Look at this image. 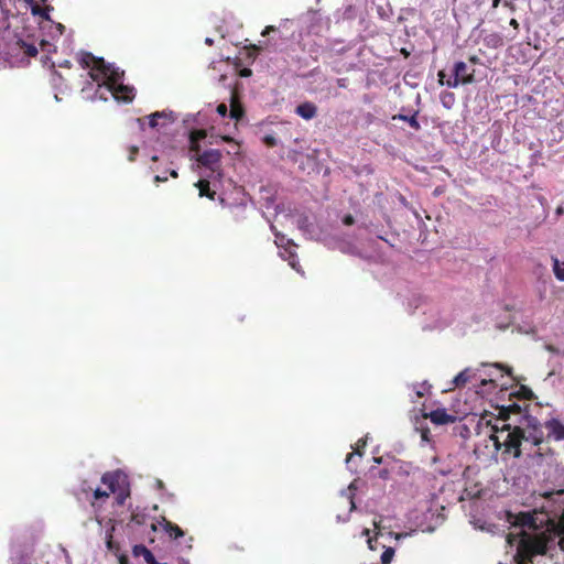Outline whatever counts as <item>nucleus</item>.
I'll return each instance as SVG.
<instances>
[{
  "label": "nucleus",
  "instance_id": "c756f323",
  "mask_svg": "<svg viewBox=\"0 0 564 564\" xmlns=\"http://www.w3.org/2000/svg\"><path fill=\"white\" fill-rule=\"evenodd\" d=\"M454 100V95L452 93H445L442 95V102L446 108L451 107V102Z\"/></svg>",
  "mask_w": 564,
  "mask_h": 564
},
{
  "label": "nucleus",
  "instance_id": "f704fd0d",
  "mask_svg": "<svg viewBox=\"0 0 564 564\" xmlns=\"http://www.w3.org/2000/svg\"><path fill=\"white\" fill-rule=\"evenodd\" d=\"M216 111L219 116L226 117L228 113V108L225 104H219L216 108Z\"/></svg>",
  "mask_w": 564,
  "mask_h": 564
},
{
  "label": "nucleus",
  "instance_id": "052dcab7",
  "mask_svg": "<svg viewBox=\"0 0 564 564\" xmlns=\"http://www.w3.org/2000/svg\"><path fill=\"white\" fill-rule=\"evenodd\" d=\"M152 161H158V156H156V155H153V156H152Z\"/></svg>",
  "mask_w": 564,
  "mask_h": 564
},
{
  "label": "nucleus",
  "instance_id": "20e7f679",
  "mask_svg": "<svg viewBox=\"0 0 564 564\" xmlns=\"http://www.w3.org/2000/svg\"><path fill=\"white\" fill-rule=\"evenodd\" d=\"M145 119H149V126L152 129L162 128L175 121V117L173 116L172 111H155L148 117L138 118V122L141 129H143Z\"/></svg>",
  "mask_w": 564,
  "mask_h": 564
},
{
  "label": "nucleus",
  "instance_id": "4c0bfd02",
  "mask_svg": "<svg viewBox=\"0 0 564 564\" xmlns=\"http://www.w3.org/2000/svg\"><path fill=\"white\" fill-rule=\"evenodd\" d=\"M421 437L423 441L429 442L430 441V430L429 429L422 430Z\"/></svg>",
  "mask_w": 564,
  "mask_h": 564
},
{
  "label": "nucleus",
  "instance_id": "f257e3e1",
  "mask_svg": "<svg viewBox=\"0 0 564 564\" xmlns=\"http://www.w3.org/2000/svg\"><path fill=\"white\" fill-rule=\"evenodd\" d=\"M539 426L540 423L536 419H534L533 432L528 436L519 426L512 427L510 424H503L501 427L495 426V432H499L501 435L506 433V436L502 440L503 454L512 455L514 458H519L522 454L521 446L524 443V449H527V445L530 444V452L528 454L529 456L543 457L544 453L542 452L541 445L543 444L544 437L543 432Z\"/></svg>",
  "mask_w": 564,
  "mask_h": 564
},
{
  "label": "nucleus",
  "instance_id": "2eb2a0df",
  "mask_svg": "<svg viewBox=\"0 0 564 564\" xmlns=\"http://www.w3.org/2000/svg\"><path fill=\"white\" fill-rule=\"evenodd\" d=\"M417 111H415L412 116H406V115H402V113H399V115H394L392 117L393 120H402V121H405L409 123V126L419 131L421 129V124L420 122L417 121L416 119V116H417Z\"/></svg>",
  "mask_w": 564,
  "mask_h": 564
},
{
  "label": "nucleus",
  "instance_id": "dca6fc26",
  "mask_svg": "<svg viewBox=\"0 0 564 564\" xmlns=\"http://www.w3.org/2000/svg\"><path fill=\"white\" fill-rule=\"evenodd\" d=\"M17 45L19 46L20 51L29 57H35L39 53L37 47L33 43H26L23 40H19Z\"/></svg>",
  "mask_w": 564,
  "mask_h": 564
},
{
  "label": "nucleus",
  "instance_id": "864d4df0",
  "mask_svg": "<svg viewBox=\"0 0 564 564\" xmlns=\"http://www.w3.org/2000/svg\"><path fill=\"white\" fill-rule=\"evenodd\" d=\"M560 547L564 551V533H563V536L560 539Z\"/></svg>",
  "mask_w": 564,
  "mask_h": 564
},
{
  "label": "nucleus",
  "instance_id": "6e6552de",
  "mask_svg": "<svg viewBox=\"0 0 564 564\" xmlns=\"http://www.w3.org/2000/svg\"><path fill=\"white\" fill-rule=\"evenodd\" d=\"M220 159H221V152L219 150L209 149L198 155L197 162L200 165L215 172L219 165Z\"/></svg>",
  "mask_w": 564,
  "mask_h": 564
},
{
  "label": "nucleus",
  "instance_id": "cd10ccee",
  "mask_svg": "<svg viewBox=\"0 0 564 564\" xmlns=\"http://www.w3.org/2000/svg\"><path fill=\"white\" fill-rule=\"evenodd\" d=\"M206 137V132L204 130H198L196 132H193L192 135H191V140H192V151H198V145H194V143L198 140V139H204Z\"/></svg>",
  "mask_w": 564,
  "mask_h": 564
},
{
  "label": "nucleus",
  "instance_id": "5701e85b",
  "mask_svg": "<svg viewBox=\"0 0 564 564\" xmlns=\"http://www.w3.org/2000/svg\"><path fill=\"white\" fill-rule=\"evenodd\" d=\"M510 397H516L522 400H532L534 399V393L527 386H520L516 392L510 393Z\"/></svg>",
  "mask_w": 564,
  "mask_h": 564
},
{
  "label": "nucleus",
  "instance_id": "72a5a7b5",
  "mask_svg": "<svg viewBox=\"0 0 564 564\" xmlns=\"http://www.w3.org/2000/svg\"><path fill=\"white\" fill-rule=\"evenodd\" d=\"M431 386L426 384V382L421 384V388L415 391V394L417 398L424 397L427 389H430Z\"/></svg>",
  "mask_w": 564,
  "mask_h": 564
},
{
  "label": "nucleus",
  "instance_id": "ea45409f",
  "mask_svg": "<svg viewBox=\"0 0 564 564\" xmlns=\"http://www.w3.org/2000/svg\"><path fill=\"white\" fill-rule=\"evenodd\" d=\"M273 31H275V28H274L273 25H268V26H265V28H264V30L262 31V33H261V34H262V36H265V35H268L270 32H273Z\"/></svg>",
  "mask_w": 564,
  "mask_h": 564
},
{
  "label": "nucleus",
  "instance_id": "423d86ee",
  "mask_svg": "<svg viewBox=\"0 0 564 564\" xmlns=\"http://www.w3.org/2000/svg\"><path fill=\"white\" fill-rule=\"evenodd\" d=\"M520 545L529 562H533L535 555H544L547 550L546 543L542 540L521 541Z\"/></svg>",
  "mask_w": 564,
  "mask_h": 564
},
{
  "label": "nucleus",
  "instance_id": "c9c22d12",
  "mask_svg": "<svg viewBox=\"0 0 564 564\" xmlns=\"http://www.w3.org/2000/svg\"><path fill=\"white\" fill-rule=\"evenodd\" d=\"M107 547H108V550H110V551H115V550L117 551V550L119 549V547H118V545H117V543H115V542H113V540H112V536H111V535H109V538H108V540H107Z\"/></svg>",
  "mask_w": 564,
  "mask_h": 564
},
{
  "label": "nucleus",
  "instance_id": "a211bd4d",
  "mask_svg": "<svg viewBox=\"0 0 564 564\" xmlns=\"http://www.w3.org/2000/svg\"><path fill=\"white\" fill-rule=\"evenodd\" d=\"M32 2L31 12L33 15H39L44 20H50L48 12L53 10L52 7L47 6L45 8H42L39 3H36L34 0H30Z\"/></svg>",
  "mask_w": 564,
  "mask_h": 564
},
{
  "label": "nucleus",
  "instance_id": "b1692460",
  "mask_svg": "<svg viewBox=\"0 0 564 564\" xmlns=\"http://www.w3.org/2000/svg\"><path fill=\"white\" fill-rule=\"evenodd\" d=\"M553 271L557 280L564 281V262L553 258Z\"/></svg>",
  "mask_w": 564,
  "mask_h": 564
},
{
  "label": "nucleus",
  "instance_id": "473e14b6",
  "mask_svg": "<svg viewBox=\"0 0 564 564\" xmlns=\"http://www.w3.org/2000/svg\"><path fill=\"white\" fill-rule=\"evenodd\" d=\"M263 142H264L268 147H270V148H273V147H275V145L278 144L276 139H275L273 135H271V134L265 135V137L263 138Z\"/></svg>",
  "mask_w": 564,
  "mask_h": 564
},
{
  "label": "nucleus",
  "instance_id": "3c124183",
  "mask_svg": "<svg viewBox=\"0 0 564 564\" xmlns=\"http://www.w3.org/2000/svg\"><path fill=\"white\" fill-rule=\"evenodd\" d=\"M223 140H224L225 142H234V139H232L231 137H229V135H225V137H223Z\"/></svg>",
  "mask_w": 564,
  "mask_h": 564
},
{
  "label": "nucleus",
  "instance_id": "1a4fd4ad",
  "mask_svg": "<svg viewBox=\"0 0 564 564\" xmlns=\"http://www.w3.org/2000/svg\"><path fill=\"white\" fill-rule=\"evenodd\" d=\"M423 416L429 417L436 425L449 424L456 421V416L448 414L445 409H436L430 413H424Z\"/></svg>",
  "mask_w": 564,
  "mask_h": 564
},
{
  "label": "nucleus",
  "instance_id": "393cba45",
  "mask_svg": "<svg viewBox=\"0 0 564 564\" xmlns=\"http://www.w3.org/2000/svg\"><path fill=\"white\" fill-rule=\"evenodd\" d=\"M275 243L279 248H283L284 250L285 248L295 247L294 242L291 239H286L281 234H275Z\"/></svg>",
  "mask_w": 564,
  "mask_h": 564
},
{
  "label": "nucleus",
  "instance_id": "2f4dec72",
  "mask_svg": "<svg viewBox=\"0 0 564 564\" xmlns=\"http://www.w3.org/2000/svg\"><path fill=\"white\" fill-rule=\"evenodd\" d=\"M109 496H110V495H109V492H107V490H102V489H100V488H97V489H95V491H94V498H95L96 500L101 499V498H108Z\"/></svg>",
  "mask_w": 564,
  "mask_h": 564
},
{
  "label": "nucleus",
  "instance_id": "a18cd8bd",
  "mask_svg": "<svg viewBox=\"0 0 564 564\" xmlns=\"http://www.w3.org/2000/svg\"><path fill=\"white\" fill-rule=\"evenodd\" d=\"M510 25L513 26L516 30L519 29V22L516 19L510 20Z\"/></svg>",
  "mask_w": 564,
  "mask_h": 564
},
{
  "label": "nucleus",
  "instance_id": "bf43d9fd",
  "mask_svg": "<svg viewBox=\"0 0 564 564\" xmlns=\"http://www.w3.org/2000/svg\"><path fill=\"white\" fill-rule=\"evenodd\" d=\"M487 382H488V381H487V380H485V379H484V380H481V384H482V386L487 384Z\"/></svg>",
  "mask_w": 564,
  "mask_h": 564
},
{
  "label": "nucleus",
  "instance_id": "39448f33",
  "mask_svg": "<svg viewBox=\"0 0 564 564\" xmlns=\"http://www.w3.org/2000/svg\"><path fill=\"white\" fill-rule=\"evenodd\" d=\"M104 58L96 57L89 52H84L80 55V64L84 68H90L89 76L94 82L99 83V75L97 74L100 67H104Z\"/></svg>",
  "mask_w": 564,
  "mask_h": 564
},
{
  "label": "nucleus",
  "instance_id": "6e6d98bb",
  "mask_svg": "<svg viewBox=\"0 0 564 564\" xmlns=\"http://www.w3.org/2000/svg\"><path fill=\"white\" fill-rule=\"evenodd\" d=\"M368 544H369V547L372 550L373 546H372V540L371 539L368 540Z\"/></svg>",
  "mask_w": 564,
  "mask_h": 564
},
{
  "label": "nucleus",
  "instance_id": "e433bc0d",
  "mask_svg": "<svg viewBox=\"0 0 564 564\" xmlns=\"http://www.w3.org/2000/svg\"><path fill=\"white\" fill-rule=\"evenodd\" d=\"M343 223L346 225V226H351L355 224V218L351 216V215H346L343 219Z\"/></svg>",
  "mask_w": 564,
  "mask_h": 564
},
{
  "label": "nucleus",
  "instance_id": "a19ab883",
  "mask_svg": "<svg viewBox=\"0 0 564 564\" xmlns=\"http://www.w3.org/2000/svg\"><path fill=\"white\" fill-rule=\"evenodd\" d=\"M546 349L552 354L560 355V350L552 345L546 346ZM561 355L564 356V352H561Z\"/></svg>",
  "mask_w": 564,
  "mask_h": 564
},
{
  "label": "nucleus",
  "instance_id": "13d9d810",
  "mask_svg": "<svg viewBox=\"0 0 564 564\" xmlns=\"http://www.w3.org/2000/svg\"><path fill=\"white\" fill-rule=\"evenodd\" d=\"M498 2H499V0H495V1H494V7H497V6H498Z\"/></svg>",
  "mask_w": 564,
  "mask_h": 564
},
{
  "label": "nucleus",
  "instance_id": "4d7b16f0",
  "mask_svg": "<svg viewBox=\"0 0 564 564\" xmlns=\"http://www.w3.org/2000/svg\"><path fill=\"white\" fill-rule=\"evenodd\" d=\"M369 532H370V531H369V529H365V530H364V534H365V535H369Z\"/></svg>",
  "mask_w": 564,
  "mask_h": 564
},
{
  "label": "nucleus",
  "instance_id": "5fc2aeb1",
  "mask_svg": "<svg viewBox=\"0 0 564 564\" xmlns=\"http://www.w3.org/2000/svg\"><path fill=\"white\" fill-rule=\"evenodd\" d=\"M119 561H120V564H126V563H127V558H126V556H121V557L119 558Z\"/></svg>",
  "mask_w": 564,
  "mask_h": 564
},
{
  "label": "nucleus",
  "instance_id": "de8ad7c7",
  "mask_svg": "<svg viewBox=\"0 0 564 564\" xmlns=\"http://www.w3.org/2000/svg\"><path fill=\"white\" fill-rule=\"evenodd\" d=\"M205 44H207L208 46H212L214 44V40L210 39V37H206L205 39Z\"/></svg>",
  "mask_w": 564,
  "mask_h": 564
},
{
  "label": "nucleus",
  "instance_id": "37998d69",
  "mask_svg": "<svg viewBox=\"0 0 564 564\" xmlns=\"http://www.w3.org/2000/svg\"><path fill=\"white\" fill-rule=\"evenodd\" d=\"M167 181V177L166 176H161V175H156L154 176V182L156 184L161 183V182H166Z\"/></svg>",
  "mask_w": 564,
  "mask_h": 564
},
{
  "label": "nucleus",
  "instance_id": "603ef678",
  "mask_svg": "<svg viewBox=\"0 0 564 564\" xmlns=\"http://www.w3.org/2000/svg\"><path fill=\"white\" fill-rule=\"evenodd\" d=\"M170 175L173 177V178H176L178 176V173L175 171V170H171L170 171Z\"/></svg>",
  "mask_w": 564,
  "mask_h": 564
},
{
  "label": "nucleus",
  "instance_id": "4be33fe9",
  "mask_svg": "<svg viewBox=\"0 0 564 564\" xmlns=\"http://www.w3.org/2000/svg\"><path fill=\"white\" fill-rule=\"evenodd\" d=\"M229 116L235 120H240L245 116L242 106L235 98L231 100Z\"/></svg>",
  "mask_w": 564,
  "mask_h": 564
},
{
  "label": "nucleus",
  "instance_id": "f8f14e48",
  "mask_svg": "<svg viewBox=\"0 0 564 564\" xmlns=\"http://www.w3.org/2000/svg\"><path fill=\"white\" fill-rule=\"evenodd\" d=\"M295 113L305 120H311L317 115V107L311 101H305L295 108Z\"/></svg>",
  "mask_w": 564,
  "mask_h": 564
},
{
  "label": "nucleus",
  "instance_id": "680f3d73",
  "mask_svg": "<svg viewBox=\"0 0 564 564\" xmlns=\"http://www.w3.org/2000/svg\"><path fill=\"white\" fill-rule=\"evenodd\" d=\"M64 66L69 67V62H65Z\"/></svg>",
  "mask_w": 564,
  "mask_h": 564
},
{
  "label": "nucleus",
  "instance_id": "58836bf2",
  "mask_svg": "<svg viewBox=\"0 0 564 564\" xmlns=\"http://www.w3.org/2000/svg\"><path fill=\"white\" fill-rule=\"evenodd\" d=\"M347 84H348V79L347 78H338L337 79V85L340 88H346Z\"/></svg>",
  "mask_w": 564,
  "mask_h": 564
},
{
  "label": "nucleus",
  "instance_id": "9d476101",
  "mask_svg": "<svg viewBox=\"0 0 564 564\" xmlns=\"http://www.w3.org/2000/svg\"><path fill=\"white\" fill-rule=\"evenodd\" d=\"M544 426L549 432V438H554L555 441L564 440V425L557 419L546 421Z\"/></svg>",
  "mask_w": 564,
  "mask_h": 564
},
{
  "label": "nucleus",
  "instance_id": "79ce46f5",
  "mask_svg": "<svg viewBox=\"0 0 564 564\" xmlns=\"http://www.w3.org/2000/svg\"><path fill=\"white\" fill-rule=\"evenodd\" d=\"M127 496H128V492H127V494H123V492L121 491V492L118 495V497H117L118 503H119V505H123L124 499H126V497H127Z\"/></svg>",
  "mask_w": 564,
  "mask_h": 564
},
{
  "label": "nucleus",
  "instance_id": "7ed1b4c3",
  "mask_svg": "<svg viewBox=\"0 0 564 564\" xmlns=\"http://www.w3.org/2000/svg\"><path fill=\"white\" fill-rule=\"evenodd\" d=\"M454 76L446 82L448 87H457L459 84H470L474 82V70L468 72V67L464 62H457L453 69Z\"/></svg>",
  "mask_w": 564,
  "mask_h": 564
},
{
  "label": "nucleus",
  "instance_id": "aec40b11",
  "mask_svg": "<svg viewBox=\"0 0 564 564\" xmlns=\"http://www.w3.org/2000/svg\"><path fill=\"white\" fill-rule=\"evenodd\" d=\"M281 256L289 262V264L296 271H299V258L296 252L291 248H285Z\"/></svg>",
  "mask_w": 564,
  "mask_h": 564
},
{
  "label": "nucleus",
  "instance_id": "0eeeda50",
  "mask_svg": "<svg viewBox=\"0 0 564 564\" xmlns=\"http://www.w3.org/2000/svg\"><path fill=\"white\" fill-rule=\"evenodd\" d=\"M101 482L107 486V492L116 494L126 482V476L121 471L106 473L101 477Z\"/></svg>",
  "mask_w": 564,
  "mask_h": 564
},
{
  "label": "nucleus",
  "instance_id": "09e8293b",
  "mask_svg": "<svg viewBox=\"0 0 564 564\" xmlns=\"http://www.w3.org/2000/svg\"><path fill=\"white\" fill-rule=\"evenodd\" d=\"M251 74V70L249 68H245L242 72H241V76H249Z\"/></svg>",
  "mask_w": 564,
  "mask_h": 564
},
{
  "label": "nucleus",
  "instance_id": "7c9ffc66",
  "mask_svg": "<svg viewBox=\"0 0 564 564\" xmlns=\"http://www.w3.org/2000/svg\"><path fill=\"white\" fill-rule=\"evenodd\" d=\"M138 153H139V148H138L137 145H131V147L129 148V155H128V160H129L130 162H133V161L135 160V158H137Z\"/></svg>",
  "mask_w": 564,
  "mask_h": 564
},
{
  "label": "nucleus",
  "instance_id": "c85d7f7f",
  "mask_svg": "<svg viewBox=\"0 0 564 564\" xmlns=\"http://www.w3.org/2000/svg\"><path fill=\"white\" fill-rule=\"evenodd\" d=\"M516 557H517L518 564H533L532 562H529L525 554L522 553V545H519Z\"/></svg>",
  "mask_w": 564,
  "mask_h": 564
},
{
  "label": "nucleus",
  "instance_id": "bb28decb",
  "mask_svg": "<svg viewBox=\"0 0 564 564\" xmlns=\"http://www.w3.org/2000/svg\"><path fill=\"white\" fill-rule=\"evenodd\" d=\"M394 556V549L393 547H387L383 553L381 554V562L382 564H389Z\"/></svg>",
  "mask_w": 564,
  "mask_h": 564
},
{
  "label": "nucleus",
  "instance_id": "412c9836",
  "mask_svg": "<svg viewBox=\"0 0 564 564\" xmlns=\"http://www.w3.org/2000/svg\"><path fill=\"white\" fill-rule=\"evenodd\" d=\"M367 445V437H361L359 438L355 446H352V452L349 453L346 457V463H349L352 458L354 455H358V456H362V449L366 447Z\"/></svg>",
  "mask_w": 564,
  "mask_h": 564
},
{
  "label": "nucleus",
  "instance_id": "ddd939ff",
  "mask_svg": "<svg viewBox=\"0 0 564 564\" xmlns=\"http://www.w3.org/2000/svg\"><path fill=\"white\" fill-rule=\"evenodd\" d=\"M195 186L198 188L200 197H207L212 200L215 199L216 192L210 189L209 181L199 180L197 183H195Z\"/></svg>",
  "mask_w": 564,
  "mask_h": 564
},
{
  "label": "nucleus",
  "instance_id": "f03ea898",
  "mask_svg": "<svg viewBox=\"0 0 564 564\" xmlns=\"http://www.w3.org/2000/svg\"><path fill=\"white\" fill-rule=\"evenodd\" d=\"M99 75V82H102V85L107 87V89L111 88L113 85H117L122 80L123 72L118 67H115L110 63H106L104 61V67H100L97 72Z\"/></svg>",
  "mask_w": 564,
  "mask_h": 564
},
{
  "label": "nucleus",
  "instance_id": "4468645a",
  "mask_svg": "<svg viewBox=\"0 0 564 564\" xmlns=\"http://www.w3.org/2000/svg\"><path fill=\"white\" fill-rule=\"evenodd\" d=\"M474 377L475 373L469 368H466L454 378L453 383L456 388H462L465 387Z\"/></svg>",
  "mask_w": 564,
  "mask_h": 564
},
{
  "label": "nucleus",
  "instance_id": "8fccbe9b",
  "mask_svg": "<svg viewBox=\"0 0 564 564\" xmlns=\"http://www.w3.org/2000/svg\"><path fill=\"white\" fill-rule=\"evenodd\" d=\"M444 76H445V75H444V72H443V70H441V72L438 73V77H440V83H441L442 85H444V80H443V79H444Z\"/></svg>",
  "mask_w": 564,
  "mask_h": 564
},
{
  "label": "nucleus",
  "instance_id": "c03bdc74",
  "mask_svg": "<svg viewBox=\"0 0 564 564\" xmlns=\"http://www.w3.org/2000/svg\"><path fill=\"white\" fill-rule=\"evenodd\" d=\"M495 367H497L499 369H503V370L507 371L508 375H511V368H509V367H506V366H503L501 364H495Z\"/></svg>",
  "mask_w": 564,
  "mask_h": 564
},
{
  "label": "nucleus",
  "instance_id": "6ab92c4d",
  "mask_svg": "<svg viewBox=\"0 0 564 564\" xmlns=\"http://www.w3.org/2000/svg\"><path fill=\"white\" fill-rule=\"evenodd\" d=\"M521 411H522L521 406L518 403L513 402L509 405L501 406L499 415L501 419L508 420L511 413L519 414V413H521Z\"/></svg>",
  "mask_w": 564,
  "mask_h": 564
},
{
  "label": "nucleus",
  "instance_id": "9b49d317",
  "mask_svg": "<svg viewBox=\"0 0 564 564\" xmlns=\"http://www.w3.org/2000/svg\"><path fill=\"white\" fill-rule=\"evenodd\" d=\"M116 99H121L123 101H131L133 99V88L124 86L120 83L113 85L108 89Z\"/></svg>",
  "mask_w": 564,
  "mask_h": 564
},
{
  "label": "nucleus",
  "instance_id": "49530a36",
  "mask_svg": "<svg viewBox=\"0 0 564 564\" xmlns=\"http://www.w3.org/2000/svg\"><path fill=\"white\" fill-rule=\"evenodd\" d=\"M555 214H556L557 216L563 215V214H564V208H563L562 206H558V207L556 208V210H555Z\"/></svg>",
  "mask_w": 564,
  "mask_h": 564
},
{
  "label": "nucleus",
  "instance_id": "f3484780",
  "mask_svg": "<svg viewBox=\"0 0 564 564\" xmlns=\"http://www.w3.org/2000/svg\"><path fill=\"white\" fill-rule=\"evenodd\" d=\"M165 532L172 538V539H180L184 536V531L175 523L171 521H166L164 524Z\"/></svg>",
  "mask_w": 564,
  "mask_h": 564
},
{
  "label": "nucleus",
  "instance_id": "a878e982",
  "mask_svg": "<svg viewBox=\"0 0 564 564\" xmlns=\"http://www.w3.org/2000/svg\"><path fill=\"white\" fill-rule=\"evenodd\" d=\"M492 430L494 433L490 435V440L494 442L495 449L500 451L501 448H503V444L501 441L502 435L499 434V432H495V426L492 427Z\"/></svg>",
  "mask_w": 564,
  "mask_h": 564
}]
</instances>
